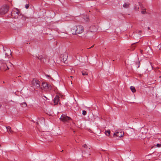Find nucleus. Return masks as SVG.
I'll list each match as a JSON object with an SVG mask.
<instances>
[{
  "label": "nucleus",
  "instance_id": "nucleus-26",
  "mask_svg": "<svg viewBox=\"0 0 161 161\" xmlns=\"http://www.w3.org/2000/svg\"><path fill=\"white\" fill-rule=\"evenodd\" d=\"M87 147V146L86 144H84L83 145V147H84V148H86Z\"/></svg>",
  "mask_w": 161,
  "mask_h": 161
},
{
  "label": "nucleus",
  "instance_id": "nucleus-17",
  "mask_svg": "<svg viewBox=\"0 0 161 161\" xmlns=\"http://www.w3.org/2000/svg\"><path fill=\"white\" fill-rule=\"evenodd\" d=\"M130 89L133 92H136L135 88L134 86H131L130 87Z\"/></svg>",
  "mask_w": 161,
  "mask_h": 161
},
{
  "label": "nucleus",
  "instance_id": "nucleus-22",
  "mask_svg": "<svg viewBox=\"0 0 161 161\" xmlns=\"http://www.w3.org/2000/svg\"><path fill=\"white\" fill-rule=\"evenodd\" d=\"M22 106L23 107H26L27 106V105L26 103H23L21 104Z\"/></svg>",
  "mask_w": 161,
  "mask_h": 161
},
{
  "label": "nucleus",
  "instance_id": "nucleus-16",
  "mask_svg": "<svg viewBox=\"0 0 161 161\" xmlns=\"http://www.w3.org/2000/svg\"><path fill=\"white\" fill-rule=\"evenodd\" d=\"M130 4L128 3H125L123 5V7L125 8H127L129 6Z\"/></svg>",
  "mask_w": 161,
  "mask_h": 161
},
{
  "label": "nucleus",
  "instance_id": "nucleus-1",
  "mask_svg": "<svg viewBox=\"0 0 161 161\" xmlns=\"http://www.w3.org/2000/svg\"><path fill=\"white\" fill-rule=\"evenodd\" d=\"M9 9V7L7 5H4L2 6L0 8V14L4 15L6 13Z\"/></svg>",
  "mask_w": 161,
  "mask_h": 161
},
{
  "label": "nucleus",
  "instance_id": "nucleus-10",
  "mask_svg": "<svg viewBox=\"0 0 161 161\" xmlns=\"http://www.w3.org/2000/svg\"><path fill=\"white\" fill-rule=\"evenodd\" d=\"M68 55L67 54H61V59L64 63L67 59Z\"/></svg>",
  "mask_w": 161,
  "mask_h": 161
},
{
  "label": "nucleus",
  "instance_id": "nucleus-35",
  "mask_svg": "<svg viewBox=\"0 0 161 161\" xmlns=\"http://www.w3.org/2000/svg\"><path fill=\"white\" fill-rule=\"evenodd\" d=\"M139 67V65L137 67L138 68V67Z\"/></svg>",
  "mask_w": 161,
  "mask_h": 161
},
{
  "label": "nucleus",
  "instance_id": "nucleus-13",
  "mask_svg": "<svg viewBox=\"0 0 161 161\" xmlns=\"http://www.w3.org/2000/svg\"><path fill=\"white\" fill-rule=\"evenodd\" d=\"M7 131L9 134L12 133L13 131L11 130V128L10 126H6Z\"/></svg>",
  "mask_w": 161,
  "mask_h": 161
},
{
  "label": "nucleus",
  "instance_id": "nucleus-27",
  "mask_svg": "<svg viewBox=\"0 0 161 161\" xmlns=\"http://www.w3.org/2000/svg\"><path fill=\"white\" fill-rule=\"evenodd\" d=\"M161 145V144H157V147H160Z\"/></svg>",
  "mask_w": 161,
  "mask_h": 161
},
{
  "label": "nucleus",
  "instance_id": "nucleus-3",
  "mask_svg": "<svg viewBox=\"0 0 161 161\" xmlns=\"http://www.w3.org/2000/svg\"><path fill=\"white\" fill-rule=\"evenodd\" d=\"M31 83L32 86H34L36 89H40V84L39 81L33 79L31 82Z\"/></svg>",
  "mask_w": 161,
  "mask_h": 161
},
{
  "label": "nucleus",
  "instance_id": "nucleus-24",
  "mask_svg": "<svg viewBox=\"0 0 161 161\" xmlns=\"http://www.w3.org/2000/svg\"><path fill=\"white\" fill-rule=\"evenodd\" d=\"M134 9L136 10H138L139 9V7L135 6V7Z\"/></svg>",
  "mask_w": 161,
  "mask_h": 161
},
{
  "label": "nucleus",
  "instance_id": "nucleus-18",
  "mask_svg": "<svg viewBox=\"0 0 161 161\" xmlns=\"http://www.w3.org/2000/svg\"><path fill=\"white\" fill-rule=\"evenodd\" d=\"M46 78L47 79H50L51 80H53V79L50 75H45Z\"/></svg>",
  "mask_w": 161,
  "mask_h": 161
},
{
  "label": "nucleus",
  "instance_id": "nucleus-19",
  "mask_svg": "<svg viewBox=\"0 0 161 161\" xmlns=\"http://www.w3.org/2000/svg\"><path fill=\"white\" fill-rule=\"evenodd\" d=\"M82 74L83 75H88L86 71H82Z\"/></svg>",
  "mask_w": 161,
  "mask_h": 161
},
{
  "label": "nucleus",
  "instance_id": "nucleus-11",
  "mask_svg": "<svg viewBox=\"0 0 161 161\" xmlns=\"http://www.w3.org/2000/svg\"><path fill=\"white\" fill-rule=\"evenodd\" d=\"M83 26L80 25L75 26L73 27V30H83Z\"/></svg>",
  "mask_w": 161,
  "mask_h": 161
},
{
  "label": "nucleus",
  "instance_id": "nucleus-33",
  "mask_svg": "<svg viewBox=\"0 0 161 161\" xmlns=\"http://www.w3.org/2000/svg\"><path fill=\"white\" fill-rule=\"evenodd\" d=\"M71 84H72V81H71Z\"/></svg>",
  "mask_w": 161,
  "mask_h": 161
},
{
  "label": "nucleus",
  "instance_id": "nucleus-31",
  "mask_svg": "<svg viewBox=\"0 0 161 161\" xmlns=\"http://www.w3.org/2000/svg\"><path fill=\"white\" fill-rule=\"evenodd\" d=\"M1 63H3V61H1Z\"/></svg>",
  "mask_w": 161,
  "mask_h": 161
},
{
  "label": "nucleus",
  "instance_id": "nucleus-5",
  "mask_svg": "<svg viewBox=\"0 0 161 161\" xmlns=\"http://www.w3.org/2000/svg\"><path fill=\"white\" fill-rule=\"evenodd\" d=\"M11 14L12 17L15 18H17L18 15L20 14L19 10L17 9L12 12Z\"/></svg>",
  "mask_w": 161,
  "mask_h": 161
},
{
  "label": "nucleus",
  "instance_id": "nucleus-12",
  "mask_svg": "<svg viewBox=\"0 0 161 161\" xmlns=\"http://www.w3.org/2000/svg\"><path fill=\"white\" fill-rule=\"evenodd\" d=\"M59 100V97L58 96H56L55 97L54 100L53 102L55 105L57 104L58 103Z\"/></svg>",
  "mask_w": 161,
  "mask_h": 161
},
{
  "label": "nucleus",
  "instance_id": "nucleus-32",
  "mask_svg": "<svg viewBox=\"0 0 161 161\" xmlns=\"http://www.w3.org/2000/svg\"><path fill=\"white\" fill-rule=\"evenodd\" d=\"M106 161H108V160L106 159Z\"/></svg>",
  "mask_w": 161,
  "mask_h": 161
},
{
  "label": "nucleus",
  "instance_id": "nucleus-14",
  "mask_svg": "<svg viewBox=\"0 0 161 161\" xmlns=\"http://www.w3.org/2000/svg\"><path fill=\"white\" fill-rule=\"evenodd\" d=\"M83 32L82 31H74L72 34L73 35H77L81 34Z\"/></svg>",
  "mask_w": 161,
  "mask_h": 161
},
{
  "label": "nucleus",
  "instance_id": "nucleus-29",
  "mask_svg": "<svg viewBox=\"0 0 161 161\" xmlns=\"http://www.w3.org/2000/svg\"><path fill=\"white\" fill-rule=\"evenodd\" d=\"M93 46H94V45H93V46H92L91 47H90V48H88V49H90V48H91L92 47H93Z\"/></svg>",
  "mask_w": 161,
  "mask_h": 161
},
{
  "label": "nucleus",
  "instance_id": "nucleus-9",
  "mask_svg": "<svg viewBox=\"0 0 161 161\" xmlns=\"http://www.w3.org/2000/svg\"><path fill=\"white\" fill-rule=\"evenodd\" d=\"M12 65V64L10 63H9L8 65H7L6 64H4L1 67V69L4 71H6L8 69H9V66H11Z\"/></svg>",
  "mask_w": 161,
  "mask_h": 161
},
{
  "label": "nucleus",
  "instance_id": "nucleus-15",
  "mask_svg": "<svg viewBox=\"0 0 161 161\" xmlns=\"http://www.w3.org/2000/svg\"><path fill=\"white\" fill-rule=\"evenodd\" d=\"M90 30H99V27H96L95 26H91L90 27Z\"/></svg>",
  "mask_w": 161,
  "mask_h": 161
},
{
  "label": "nucleus",
  "instance_id": "nucleus-7",
  "mask_svg": "<svg viewBox=\"0 0 161 161\" xmlns=\"http://www.w3.org/2000/svg\"><path fill=\"white\" fill-rule=\"evenodd\" d=\"M38 58L40 60V61L42 63H44L46 61V56L45 55H39Z\"/></svg>",
  "mask_w": 161,
  "mask_h": 161
},
{
  "label": "nucleus",
  "instance_id": "nucleus-6",
  "mask_svg": "<svg viewBox=\"0 0 161 161\" xmlns=\"http://www.w3.org/2000/svg\"><path fill=\"white\" fill-rule=\"evenodd\" d=\"M60 119L63 122H68L69 120H71L70 117H68L65 114L62 115Z\"/></svg>",
  "mask_w": 161,
  "mask_h": 161
},
{
  "label": "nucleus",
  "instance_id": "nucleus-2",
  "mask_svg": "<svg viewBox=\"0 0 161 161\" xmlns=\"http://www.w3.org/2000/svg\"><path fill=\"white\" fill-rule=\"evenodd\" d=\"M52 86L50 85H48L47 83L44 82H43L41 86H40V89L42 90L45 91L47 89L50 90L51 89Z\"/></svg>",
  "mask_w": 161,
  "mask_h": 161
},
{
  "label": "nucleus",
  "instance_id": "nucleus-23",
  "mask_svg": "<svg viewBox=\"0 0 161 161\" xmlns=\"http://www.w3.org/2000/svg\"><path fill=\"white\" fill-rule=\"evenodd\" d=\"M82 114L84 115H85L86 114V111L83 110L82 111Z\"/></svg>",
  "mask_w": 161,
  "mask_h": 161
},
{
  "label": "nucleus",
  "instance_id": "nucleus-28",
  "mask_svg": "<svg viewBox=\"0 0 161 161\" xmlns=\"http://www.w3.org/2000/svg\"><path fill=\"white\" fill-rule=\"evenodd\" d=\"M86 21H88V18H86Z\"/></svg>",
  "mask_w": 161,
  "mask_h": 161
},
{
  "label": "nucleus",
  "instance_id": "nucleus-4",
  "mask_svg": "<svg viewBox=\"0 0 161 161\" xmlns=\"http://www.w3.org/2000/svg\"><path fill=\"white\" fill-rule=\"evenodd\" d=\"M124 135L123 131L121 130H116L114 134V136H116L119 137H122Z\"/></svg>",
  "mask_w": 161,
  "mask_h": 161
},
{
  "label": "nucleus",
  "instance_id": "nucleus-25",
  "mask_svg": "<svg viewBox=\"0 0 161 161\" xmlns=\"http://www.w3.org/2000/svg\"><path fill=\"white\" fill-rule=\"evenodd\" d=\"M25 8H26V9H27L29 8V5L28 4H26L25 5Z\"/></svg>",
  "mask_w": 161,
  "mask_h": 161
},
{
  "label": "nucleus",
  "instance_id": "nucleus-34",
  "mask_svg": "<svg viewBox=\"0 0 161 161\" xmlns=\"http://www.w3.org/2000/svg\"><path fill=\"white\" fill-rule=\"evenodd\" d=\"M63 150H62V151H61V152H63Z\"/></svg>",
  "mask_w": 161,
  "mask_h": 161
},
{
  "label": "nucleus",
  "instance_id": "nucleus-20",
  "mask_svg": "<svg viewBox=\"0 0 161 161\" xmlns=\"http://www.w3.org/2000/svg\"><path fill=\"white\" fill-rule=\"evenodd\" d=\"M110 133V130H108L105 131V134L107 136H109Z\"/></svg>",
  "mask_w": 161,
  "mask_h": 161
},
{
  "label": "nucleus",
  "instance_id": "nucleus-21",
  "mask_svg": "<svg viewBox=\"0 0 161 161\" xmlns=\"http://www.w3.org/2000/svg\"><path fill=\"white\" fill-rule=\"evenodd\" d=\"M146 9H143L142 10V12H141V13L142 14H144L145 13H146Z\"/></svg>",
  "mask_w": 161,
  "mask_h": 161
},
{
  "label": "nucleus",
  "instance_id": "nucleus-8",
  "mask_svg": "<svg viewBox=\"0 0 161 161\" xmlns=\"http://www.w3.org/2000/svg\"><path fill=\"white\" fill-rule=\"evenodd\" d=\"M38 58L40 60V61L42 63H44L46 61V56L45 55H39Z\"/></svg>",
  "mask_w": 161,
  "mask_h": 161
},
{
  "label": "nucleus",
  "instance_id": "nucleus-30",
  "mask_svg": "<svg viewBox=\"0 0 161 161\" xmlns=\"http://www.w3.org/2000/svg\"><path fill=\"white\" fill-rule=\"evenodd\" d=\"M70 77L72 78L73 77V76H70Z\"/></svg>",
  "mask_w": 161,
  "mask_h": 161
}]
</instances>
